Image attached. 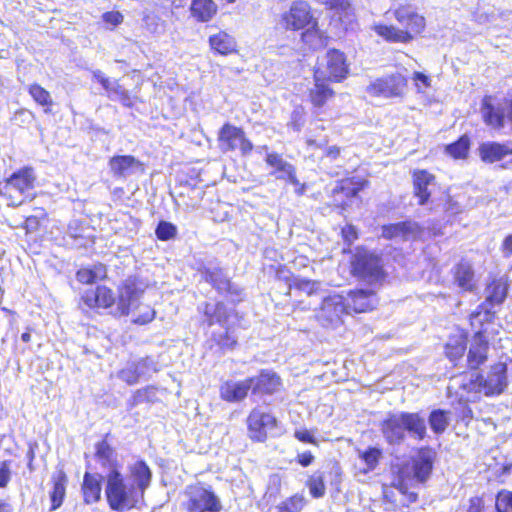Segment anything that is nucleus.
<instances>
[{"instance_id":"nucleus-1","label":"nucleus","mask_w":512,"mask_h":512,"mask_svg":"<svg viewBox=\"0 0 512 512\" xmlns=\"http://www.w3.org/2000/svg\"><path fill=\"white\" fill-rule=\"evenodd\" d=\"M132 482L121 472L106 476L105 497L109 508L116 512L136 509L144 501L145 492L151 485L152 471L144 460L129 466Z\"/></svg>"},{"instance_id":"nucleus-2","label":"nucleus","mask_w":512,"mask_h":512,"mask_svg":"<svg viewBox=\"0 0 512 512\" xmlns=\"http://www.w3.org/2000/svg\"><path fill=\"white\" fill-rule=\"evenodd\" d=\"M434 461V451L429 447H421L411 458L410 464H404L397 470L390 487L397 489L403 496L401 506L408 507L418 500L416 488L430 478Z\"/></svg>"},{"instance_id":"nucleus-3","label":"nucleus","mask_w":512,"mask_h":512,"mask_svg":"<svg viewBox=\"0 0 512 512\" xmlns=\"http://www.w3.org/2000/svg\"><path fill=\"white\" fill-rule=\"evenodd\" d=\"M387 13L393 16L398 26L376 23L372 26V30L388 43H410L421 36L426 29L425 17L411 3L399 4L390 8Z\"/></svg>"},{"instance_id":"nucleus-4","label":"nucleus","mask_w":512,"mask_h":512,"mask_svg":"<svg viewBox=\"0 0 512 512\" xmlns=\"http://www.w3.org/2000/svg\"><path fill=\"white\" fill-rule=\"evenodd\" d=\"M483 307V305L478 306L470 313L468 318L469 325L474 330V333L472 334L469 348L467 347L466 365L472 371L478 370L487 362L491 342L498 334V331L492 328L496 319L495 311L487 310L484 312V318L479 319V314L482 312Z\"/></svg>"},{"instance_id":"nucleus-5","label":"nucleus","mask_w":512,"mask_h":512,"mask_svg":"<svg viewBox=\"0 0 512 512\" xmlns=\"http://www.w3.org/2000/svg\"><path fill=\"white\" fill-rule=\"evenodd\" d=\"M280 23L285 31H302L301 41L312 49L318 48L314 43L316 39L319 40L320 45H325L313 8L306 0L292 1L288 10L281 14Z\"/></svg>"},{"instance_id":"nucleus-6","label":"nucleus","mask_w":512,"mask_h":512,"mask_svg":"<svg viewBox=\"0 0 512 512\" xmlns=\"http://www.w3.org/2000/svg\"><path fill=\"white\" fill-rule=\"evenodd\" d=\"M379 427L386 443L392 446L402 444L406 432L418 441L427 436L425 420L418 412L389 413Z\"/></svg>"},{"instance_id":"nucleus-7","label":"nucleus","mask_w":512,"mask_h":512,"mask_svg":"<svg viewBox=\"0 0 512 512\" xmlns=\"http://www.w3.org/2000/svg\"><path fill=\"white\" fill-rule=\"evenodd\" d=\"M343 252L350 253L348 264L351 276L370 285L382 286L385 283L388 273L380 253L364 245L356 246L353 251L349 249Z\"/></svg>"},{"instance_id":"nucleus-8","label":"nucleus","mask_w":512,"mask_h":512,"mask_svg":"<svg viewBox=\"0 0 512 512\" xmlns=\"http://www.w3.org/2000/svg\"><path fill=\"white\" fill-rule=\"evenodd\" d=\"M37 176L34 168L24 166L0 181V197L7 201L9 207H19L32 201L36 194Z\"/></svg>"},{"instance_id":"nucleus-9","label":"nucleus","mask_w":512,"mask_h":512,"mask_svg":"<svg viewBox=\"0 0 512 512\" xmlns=\"http://www.w3.org/2000/svg\"><path fill=\"white\" fill-rule=\"evenodd\" d=\"M369 184L366 178L358 176H345L336 180L333 188L327 194V208L340 214L344 213L352 206L354 201L360 199V193Z\"/></svg>"},{"instance_id":"nucleus-10","label":"nucleus","mask_w":512,"mask_h":512,"mask_svg":"<svg viewBox=\"0 0 512 512\" xmlns=\"http://www.w3.org/2000/svg\"><path fill=\"white\" fill-rule=\"evenodd\" d=\"M187 500L183 504L186 512H221L222 504L210 487L194 483L186 487Z\"/></svg>"},{"instance_id":"nucleus-11","label":"nucleus","mask_w":512,"mask_h":512,"mask_svg":"<svg viewBox=\"0 0 512 512\" xmlns=\"http://www.w3.org/2000/svg\"><path fill=\"white\" fill-rule=\"evenodd\" d=\"M247 436L253 443H264L272 431L278 428L277 417L259 407H254L248 413L246 420Z\"/></svg>"},{"instance_id":"nucleus-12","label":"nucleus","mask_w":512,"mask_h":512,"mask_svg":"<svg viewBox=\"0 0 512 512\" xmlns=\"http://www.w3.org/2000/svg\"><path fill=\"white\" fill-rule=\"evenodd\" d=\"M218 148L223 153L238 150L242 156H247L254 150L252 141L247 137L245 130L229 122L224 123L217 133Z\"/></svg>"},{"instance_id":"nucleus-13","label":"nucleus","mask_w":512,"mask_h":512,"mask_svg":"<svg viewBox=\"0 0 512 512\" xmlns=\"http://www.w3.org/2000/svg\"><path fill=\"white\" fill-rule=\"evenodd\" d=\"M117 301V296L112 288L105 284H98L81 293L78 307L83 312H99L112 308Z\"/></svg>"},{"instance_id":"nucleus-14","label":"nucleus","mask_w":512,"mask_h":512,"mask_svg":"<svg viewBox=\"0 0 512 512\" xmlns=\"http://www.w3.org/2000/svg\"><path fill=\"white\" fill-rule=\"evenodd\" d=\"M203 279L229 303L236 305L243 300V289L234 284L222 268H205Z\"/></svg>"},{"instance_id":"nucleus-15","label":"nucleus","mask_w":512,"mask_h":512,"mask_svg":"<svg viewBox=\"0 0 512 512\" xmlns=\"http://www.w3.org/2000/svg\"><path fill=\"white\" fill-rule=\"evenodd\" d=\"M313 81V87L308 90L307 97L314 111L320 113L335 98L336 92L330 81L325 79L322 67H314Z\"/></svg>"},{"instance_id":"nucleus-16","label":"nucleus","mask_w":512,"mask_h":512,"mask_svg":"<svg viewBox=\"0 0 512 512\" xmlns=\"http://www.w3.org/2000/svg\"><path fill=\"white\" fill-rule=\"evenodd\" d=\"M407 83L405 76L395 73L375 79L367 86L366 91L373 97H400L403 95Z\"/></svg>"},{"instance_id":"nucleus-17","label":"nucleus","mask_w":512,"mask_h":512,"mask_svg":"<svg viewBox=\"0 0 512 512\" xmlns=\"http://www.w3.org/2000/svg\"><path fill=\"white\" fill-rule=\"evenodd\" d=\"M315 67H322L325 79L332 83L342 82L349 74L345 53L335 48L329 49L325 54L324 62L318 63Z\"/></svg>"},{"instance_id":"nucleus-18","label":"nucleus","mask_w":512,"mask_h":512,"mask_svg":"<svg viewBox=\"0 0 512 512\" xmlns=\"http://www.w3.org/2000/svg\"><path fill=\"white\" fill-rule=\"evenodd\" d=\"M248 381L250 392L256 397L274 395L283 387L281 377L269 369H261L256 375L248 377Z\"/></svg>"},{"instance_id":"nucleus-19","label":"nucleus","mask_w":512,"mask_h":512,"mask_svg":"<svg viewBox=\"0 0 512 512\" xmlns=\"http://www.w3.org/2000/svg\"><path fill=\"white\" fill-rule=\"evenodd\" d=\"M413 196L419 206L427 205L432 198L431 187L437 184L436 175L428 169L415 168L411 171Z\"/></svg>"},{"instance_id":"nucleus-20","label":"nucleus","mask_w":512,"mask_h":512,"mask_svg":"<svg viewBox=\"0 0 512 512\" xmlns=\"http://www.w3.org/2000/svg\"><path fill=\"white\" fill-rule=\"evenodd\" d=\"M117 297V314L120 316H128L134 300L144 293L141 280L137 276H128L125 278L119 288Z\"/></svg>"},{"instance_id":"nucleus-21","label":"nucleus","mask_w":512,"mask_h":512,"mask_svg":"<svg viewBox=\"0 0 512 512\" xmlns=\"http://www.w3.org/2000/svg\"><path fill=\"white\" fill-rule=\"evenodd\" d=\"M343 298L350 314L371 312L379 302L376 292L370 289H353L348 291Z\"/></svg>"},{"instance_id":"nucleus-22","label":"nucleus","mask_w":512,"mask_h":512,"mask_svg":"<svg viewBox=\"0 0 512 512\" xmlns=\"http://www.w3.org/2000/svg\"><path fill=\"white\" fill-rule=\"evenodd\" d=\"M506 373V364L497 362L490 367L487 378H484L482 374H477L476 380L479 381V386L483 388L486 396L499 395L507 385Z\"/></svg>"},{"instance_id":"nucleus-23","label":"nucleus","mask_w":512,"mask_h":512,"mask_svg":"<svg viewBox=\"0 0 512 512\" xmlns=\"http://www.w3.org/2000/svg\"><path fill=\"white\" fill-rule=\"evenodd\" d=\"M350 314L346 309L343 295L326 297L321 304V320L325 327H337L342 324V316Z\"/></svg>"},{"instance_id":"nucleus-24","label":"nucleus","mask_w":512,"mask_h":512,"mask_svg":"<svg viewBox=\"0 0 512 512\" xmlns=\"http://www.w3.org/2000/svg\"><path fill=\"white\" fill-rule=\"evenodd\" d=\"M423 228L413 220L388 223L381 226V237L385 240L401 239L407 241L421 235Z\"/></svg>"},{"instance_id":"nucleus-25","label":"nucleus","mask_w":512,"mask_h":512,"mask_svg":"<svg viewBox=\"0 0 512 512\" xmlns=\"http://www.w3.org/2000/svg\"><path fill=\"white\" fill-rule=\"evenodd\" d=\"M509 281L506 276L492 278L486 286V297L484 302L478 306H484L479 314V319L484 318V312L492 310L488 306L501 305L507 298Z\"/></svg>"},{"instance_id":"nucleus-26","label":"nucleus","mask_w":512,"mask_h":512,"mask_svg":"<svg viewBox=\"0 0 512 512\" xmlns=\"http://www.w3.org/2000/svg\"><path fill=\"white\" fill-rule=\"evenodd\" d=\"M110 433H106L103 438L95 444L94 456L101 468L108 470L107 475H113L115 472H121L122 465L118 460L115 449L109 444Z\"/></svg>"},{"instance_id":"nucleus-27","label":"nucleus","mask_w":512,"mask_h":512,"mask_svg":"<svg viewBox=\"0 0 512 512\" xmlns=\"http://www.w3.org/2000/svg\"><path fill=\"white\" fill-rule=\"evenodd\" d=\"M333 477L336 482H340L342 476L341 467L337 462H335L334 467L331 471L325 472L322 470H315L312 474H310L305 482V486L309 490V494L312 498L318 499L322 498L326 493V476Z\"/></svg>"},{"instance_id":"nucleus-28","label":"nucleus","mask_w":512,"mask_h":512,"mask_svg":"<svg viewBox=\"0 0 512 512\" xmlns=\"http://www.w3.org/2000/svg\"><path fill=\"white\" fill-rule=\"evenodd\" d=\"M481 117L484 124L492 129L501 130L505 126L504 109L494 103L493 96L485 95L481 99Z\"/></svg>"},{"instance_id":"nucleus-29","label":"nucleus","mask_w":512,"mask_h":512,"mask_svg":"<svg viewBox=\"0 0 512 512\" xmlns=\"http://www.w3.org/2000/svg\"><path fill=\"white\" fill-rule=\"evenodd\" d=\"M468 334L465 331H460L455 334H450L447 341L443 346L445 358L451 362L453 367L459 365L467 351Z\"/></svg>"},{"instance_id":"nucleus-30","label":"nucleus","mask_w":512,"mask_h":512,"mask_svg":"<svg viewBox=\"0 0 512 512\" xmlns=\"http://www.w3.org/2000/svg\"><path fill=\"white\" fill-rule=\"evenodd\" d=\"M250 392L248 377L242 381L226 380L219 387L221 400L237 403L245 400Z\"/></svg>"},{"instance_id":"nucleus-31","label":"nucleus","mask_w":512,"mask_h":512,"mask_svg":"<svg viewBox=\"0 0 512 512\" xmlns=\"http://www.w3.org/2000/svg\"><path fill=\"white\" fill-rule=\"evenodd\" d=\"M265 162L273 168V174L277 179L284 180L288 184H296V167L285 161L282 156L276 152L268 153Z\"/></svg>"},{"instance_id":"nucleus-32","label":"nucleus","mask_w":512,"mask_h":512,"mask_svg":"<svg viewBox=\"0 0 512 512\" xmlns=\"http://www.w3.org/2000/svg\"><path fill=\"white\" fill-rule=\"evenodd\" d=\"M210 50L221 56H229L238 53L236 39L226 31H219L208 38Z\"/></svg>"},{"instance_id":"nucleus-33","label":"nucleus","mask_w":512,"mask_h":512,"mask_svg":"<svg viewBox=\"0 0 512 512\" xmlns=\"http://www.w3.org/2000/svg\"><path fill=\"white\" fill-rule=\"evenodd\" d=\"M67 484L68 477L66 472L62 468L57 469L51 476L52 488L49 492L51 501L50 511H55L62 506L66 496Z\"/></svg>"},{"instance_id":"nucleus-34","label":"nucleus","mask_w":512,"mask_h":512,"mask_svg":"<svg viewBox=\"0 0 512 512\" xmlns=\"http://www.w3.org/2000/svg\"><path fill=\"white\" fill-rule=\"evenodd\" d=\"M452 277L462 291L471 292L475 289V274L469 261L462 259L455 264L452 269Z\"/></svg>"},{"instance_id":"nucleus-35","label":"nucleus","mask_w":512,"mask_h":512,"mask_svg":"<svg viewBox=\"0 0 512 512\" xmlns=\"http://www.w3.org/2000/svg\"><path fill=\"white\" fill-rule=\"evenodd\" d=\"M75 278L81 285H92L108 279L107 266L97 262L91 266H81L75 272Z\"/></svg>"},{"instance_id":"nucleus-36","label":"nucleus","mask_w":512,"mask_h":512,"mask_svg":"<svg viewBox=\"0 0 512 512\" xmlns=\"http://www.w3.org/2000/svg\"><path fill=\"white\" fill-rule=\"evenodd\" d=\"M109 168L113 176L126 177L135 169H142V163L133 155H115L109 161Z\"/></svg>"},{"instance_id":"nucleus-37","label":"nucleus","mask_w":512,"mask_h":512,"mask_svg":"<svg viewBox=\"0 0 512 512\" xmlns=\"http://www.w3.org/2000/svg\"><path fill=\"white\" fill-rule=\"evenodd\" d=\"M479 157L482 162L492 164L501 161L507 155H512V147L496 141L483 142L478 147Z\"/></svg>"},{"instance_id":"nucleus-38","label":"nucleus","mask_w":512,"mask_h":512,"mask_svg":"<svg viewBox=\"0 0 512 512\" xmlns=\"http://www.w3.org/2000/svg\"><path fill=\"white\" fill-rule=\"evenodd\" d=\"M101 478L96 474L85 472L81 485L83 502L87 505L95 504L101 500Z\"/></svg>"},{"instance_id":"nucleus-39","label":"nucleus","mask_w":512,"mask_h":512,"mask_svg":"<svg viewBox=\"0 0 512 512\" xmlns=\"http://www.w3.org/2000/svg\"><path fill=\"white\" fill-rule=\"evenodd\" d=\"M200 313L204 317V323L208 327H211L216 323L222 324L228 321L230 317L223 301H217L215 304L204 302Z\"/></svg>"},{"instance_id":"nucleus-40","label":"nucleus","mask_w":512,"mask_h":512,"mask_svg":"<svg viewBox=\"0 0 512 512\" xmlns=\"http://www.w3.org/2000/svg\"><path fill=\"white\" fill-rule=\"evenodd\" d=\"M327 10L334 12L343 23L351 24L356 21L355 8L350 0H324Z\"/></svg>"},{"instance_id":"nucleus-41","label":"nucleus","mask_w":512,"mask_h":512,"mask_svg":"<svg viewBox=\"0 0 512 512\" xmlns=\"http://www.w3.org/2000/svg\"><path fill=\"white\" fill-rule=\"evenodd\" d=\"M471 138L467 134L461 135L457 140L444 146V152L453 160H465L469 156Z\"/></svg>"},{"instance_id":"nucleus-42","label":"nucleus","mask_w":512,"mask_h":512,"mask_svg":"<svg viewBox=\"0 0 512 512\" xmlns=\"http://www.w3.org/2000/svg\"><path fill=\"white\" fill-rule=\"evenodd\" d=\"M157 387L148 385L135 390L127 400V408L133 409L143 403L154 404L158 402Z\"/></svg>"},{"instance_id":"nucleus-43","label":"nucleus","mask_w":512,"mask_h":512,"mask_svg":"<svg viewBox=\"0 0 512 512\" xmlns=\"http://www.w3.org/2000/svg\"><path fill=\"white\" fill-rule=\"evenodd\" d=\"M190 11L199 22H208L217 13V5L213 0H192Z\"/></svg>"},{"instance_id":"nucleus-44","label":"nucleus","mask_w":512,"mask_h":512,"mask_svg":"<svg viewBox=\"0 0 512 512\" xmlns=\"http://www.w3.org/2000/svg\"><path fill=\"white\" fill-rule=\"evenodd\" d=\"M357 456L359 460L364 464L361 472L363 474H368L378 467L383 457V451L379 447L368 446L364 450H359Z\"/></svg>"},{"instance_id":"nucleus-45","label":"nucleus","mask_w":512,"mask_h":512,"mask_svg":"<svg viewBox=\"0 0 512 512\" xmlns=\"http://www.w3.org/2000/svg\"><path fill=\"white\" fill-rule=\"evenodd\" d=\"M28 94L31 96L33 101L43 108L44 113H52V107L54 105L51 93L38 83H32L27 88Z\"/></svg>"},{"instance_id":"nucleus-46","label":"nucleus","mask_w":512,"mask_h":512,"mask_svg":"<svg viewBox=\"0 0 512 512\" xmlns=\"http://www.w3.org/2000/svg\"><path fill=\"white\" fill-rule=\"evenodd\" d=\"M33 211L34 214L26 216L21 224L26 234L38 232L49 220V214L44 207H34Z\"/></svg>"},{"instance_id":"nucleus-47","label":"nucleus","mask_w":512,"mask_h":512,"mask_svg":"<svg viewBox=\"0 0 512 512\" xmlns=\"http://www.w3.org/2000/svg\"><path fill=\"white\" fill-rule=\"evenodd\" d=\"M293 290L304 293L307 296H313L319 292L320 282L317 280L295 277L291 283H289L286 295L290 296Z\"/></svg>"},{"instance_id":"nucleus-48","label":"nucleus","mask_w":512,"mask_h":512,"mask_svg":"<svg viewBox=\"0 0 512 512\" xmlns=\"http://www.w3.org/2000/svg\"><path fill=\"white\" fill-rule=\"evenodd\" d=\"M180 191L177 193V198L186 208L194 209L198 205L199 195L201 190L195 186H190L188 183H180L178 185Z\"/></svg>"},{"instance_id":"nucleus-49","label":"nucleus","mask_w":512,"mask_h":512,"mask_svg":"<svg viewBox=\"0 0 512 512\" xmlns=\"http://www.w3.org/2000/svg\"><path fill=\"white\" fill-rule=\"evenodd\" d=\"M449 412L443 409H434L430 412L428 421L435 434H442L449 425Z\"/></svg>"},{"instance_id":"nucleus-50","label":"nucleus","mask_w":512,"mask_h":512,"mask_svg":"<svg viewBox=\"0 0 512 512\" xmlns=\"http://www.w3.org/2000/svg\"><path fill=\"white\" fill-rule=\"evenodd\" d=\"M142 375L140 363L132 362L118 371V377L127 385H135Z\"/></svg>"},{"instance_id":"nucleus-51","label":"nucleus","mask_w":512,"mask_h":512,"mask_svg":"<svg viewBox=\"0 0 512 512\" xmlns=\"http://www.w3.org/2000/svg\"><path fill=\"white\" fill-rule=\"evenodd\" d=\"M117 99L124 107L132 108L137 102L138 97L126 90L118 81L114 82L112 98Z\"/></svg>"},{"instance_id":"nucleus-52","label":"nucleus","mask_w":512,"mask_h":512,"mask_svg":"<svg viewBox=\"0 0 512 512\" xmlns=\"http://www.w3.org/2000/svg\"><path fill=\"white\" fill-rule=\"evenodd\" d=\"M215 344L222 350H233L237 344V337L234 335L230 327H226L224 333L213 336Z\"/></svg>"},{"instance_id":"nucleus-53","label":"nucleus","mask_w":512,"mask_h":512,"mask_svg":"<svg viewBox=\"0 0 512 512\" xmlns=\"http://www.w3.org/2000/svg\"><path fill=\"white\" fill-rule=\"evenodd\" d=\"M156 238L160 241H169L177 236V227L171 222L160 220L155 228Z\"/></svg>"},{"instance_id":"nucleus-54","label":"nucleus","mask_w":512,"mask_h":512,"mask_svg":"<svg viewBox=\"0 0 512 512\" xmlns=\"http://www.w3.org/2000/svg\"><path fill=\"white\" fill-rule=\"evenodd\" d=\"M496 512H512V491L501 489L495 496Z\"/></svg>"},{"instance_id":"nucleus-55","label":"nucleus","mask_w":512,"mask_h":512,"mask_svg":"<svg viewBox=\"0 0 512 512\" xmlns=\"http://www.w3.org/2000/svg\"><path fill=\"white\" fill-rule=\"evenodd\" d=\"M268 269L274 280L282 281L288 286L295 278L293 272L284 264L270 265Z\"/></svg>"},{"instance_id":"nucleus-56","label":"nucleus","mask_w":512,"mask_h":512,"mask_svg":"<svg viewBox=\"0 0 512 512\" xmlns=\"http://www.w3.org/2000/svg\"><path fill=\"white\" fill-rule=\"evenodd\" d=\"M293 436L301 443L319 446V441L315 437L314 433L306 428L295 430Z\"/></svg>"},{"instance_id":"nucleus-57","label":"nucleus","mask_w":512,"mask_h":512,"mask_svg":"<svg viewBox=\"0 0 512 512\" xmlns=\"http://www.w3.org/2000/svg\"><path fill=\"white\" fill-rule=\"evenodd\" d=\"M93 79L96 80L101 87L106 91L107 96L112 98L114 83L100 70L93 72Z\"/></svg>"},{"instance_id":"nucleus-58","label":"nucleus","mask_w":512,"mask_h":512,"mask_svg":"<svg viewBox=\"0 0 512 512\" xmlns=\"http://www.w3.org/2000/svg\"><path fill=\"white\" fill-rule=\"evenodd\" d=\"M341 237L348 246H351L358 239L359 233L354 225L346 224L341 229Z\"/></svg>"},{"instance_id":"nucleus-59","label":"nucleus","mask_w":512,"mask_h":512,"mask_svg":"<svg viewBox=\"0 0 512 512\" xmlns=\"http://www.w3.org/2000/svg\"><path fill=\"white\" fill-rule=\"evenodd\" d=\"M156 311L149 305L145 307V311L137 315L133 319V323L137 325H146L155 319Z\"/></svg>"},{"instance_id":"nucleus-60","label":"nucleus","mask_w":512,"mask_h":512,"mask_svg":"<svg viewBox=\"0 0 512 512\" xmlns=\"http://www.w3.org/2000/svg\"><path fill=\"white\" fill-rule=\"evenodd\" d=\"M11 461L4 460L0 463V488H5L11 480Z\"/></svg>"},{"instance_id":"nucleus-61","label":"nucleus","mask_w":512,"mask_h":512,"mask_svg":"<svg viewBox=\"0 0 512 512\" xmlns=\"http://www.w3.org/2000/svg\"><path fill=\"white\" fill-rule=\"evenodd\" d=\"M102 19L106 24H109L112 26V28H115L123 22L124 17L123 14L119 11H107L103 13Z\"/></svg>"},{"instance_id":"nucleus-62","label":"nucleus","mask_w":512,"mask_h":512,"mask_svg":"<svg viewBox=\"0 0 512 512\" xmlns=\"http://www.w3.org/2000/svg\"><path fill=\"white\" fill-rule=\"evenodd\" d=\"M412 79L418 91H422L423 89H427L431 86V79L429 76L425 75L422 72L416 71L413 73Z\"/></svg>"},{"instance_id":"nucleus-63","label":"nucleus","mask_w":512,"mask_h":512,"mask_svg":"<svg viewBox=\"0 0 512 512\" xmlns=\"http://www.w3.org/2000/svg\"><path fill=\"white\" fill-rule=\"evenodd\" d=\"M485 502L483 496L469 498L467 512H484Z\"/></svg>"},{"instance_id":"nucleus-64","label":"nucleus","mask_w":512,"mask_h":512,"mask_svg":"<svg viewBox=\"0 0 512 512\" xmlns=\"http://www.w3.org/2000/svg\"><path fill=\"white\" fill-rule=\"evenodd\" d=\"M295 461L301 467L306 468L311 466L315 462V456L311 451L306 450L301 453H298L295 458Z\"/></svg>"}]
</instances>
